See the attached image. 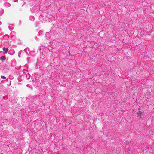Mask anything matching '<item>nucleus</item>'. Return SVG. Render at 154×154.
<instances>
[{
	"mask_svg": "<svg viewBox=\"0 0 154 154\" xmlns=\"http://www.w3.org/2000/svg\"><path fill=\"white\" fill-rule=\"evenodd\" d=\"M30 20L32 21H33L34 20V16H31L29 17Z\"/></svg>",
	"mask_w": 154,
	"mask_h": 154,
	"instance_id": "obj_7",
	"label": "nucleus"
},
{
	"mask_svg": "<svg viewBox=\"0 0 154 154\" xmlns=\"http://www.w3.org/2000/svg\"><path fill=\"white\" fill-rule=\"evenodd\" d=\"M48 33H47L46 34V35H48Z\"/></svg>",
	"mask_w": 154,
	"mask_h": 154,
	"instance_id": "obj_15",
	"label": "nucleus"
},
{
	"mask_svg": "<svg viewBox=\"0 0 154 154\" xmlns=\"http://www.w3.org/2000/svg\"><path fill=\"white\" fill-rule=\"evenodd\" d=\"M10 69V65L5 64L4 67L3 72L6 73Z\"/></svg>",
	"mask_w": 154,
	"mask_h": 154,
	"instance_id": "obj_2",
	"label": "nucleus"
},
{
	"mask_svg": "<svg viewBox=\"0 0 154 154\" xmlns=\"http://www.w3.org/2000/svg\"><path fill=\"white\" fill-rule=\"evenodd\" d=\"M140 108H139L138 109L140 110Z\"/></svg>",
	"mask_w": 154,
	"mask_h": 154,
	"instance_id": "obj_16",
	"label": "nucleus"
},
{
	"mask_svg": "<svg viewBox=\"0 0 154 154\" xmlns=\"http://www.w3.org/2000/svg\"><path fill=\"white\" fill-rule=\"evenodd\" d=\"M38 35L39 36H42V32L40 31L39 32V33L38 34Z\"/></svg>",
	"mask_w": 154,
	"mask_h": 154,
	"instance_id": "obj_10",
	"label": "nucleus"
},
{
	"mask_svg": "<svg viewBox=\"0 0 154 154\" xmlns=\"http://www.w3.org/2000/svg\"><path fill=\"white\" fill-rule=\"evenodd\" d=\"M142 112H140V111H139L138 112H137V113L138 114L139 116H141Z\"/></svg>",
	"mask_w": 154,
	"mask_h": 154,
	"instance_id": "obj_11",
	"label": "nucleus"
},
{
	"mask_svg": "<svg viewBox=\"0 0 154 154\" xmlns=\"http://www.w3.org/2000/svg\"><path fill=\"white\" fill-rule=\"evenodd\" d=\"M11 65L12 66H15L16 65V63L14 61H11Z\"/></svg>",
	"mask_w": 154,
	"mask_h": 154,
	"instance_id": "obj_9",
	"label": "nucleus"
},
{
	"mask_svg": "<svg viewBox=\"0 0 154 154\" xmlns=\"http://www.w3.org/2000/svg\"><path fill=\"white\" fill-rule=\"evenodd\" d=\"M25 75L26 78V79H29L30 78V75L29 73L27 74H25Z\"/></svg>",
	"mask_w": 154,
	"mask_h": 154,
	"instance_id": "obj_4",
	"label": "nucleus"
},
{
	"mask_svg": "<svg viewBox=\"0 0 154 154\" xmlns=\"http://www.w3.org/2000/svg\"><path fill=\"white\" fill-rule=\"evenodd\" d=\"M3 38L5 39H7L9 38V36L8 35H6L3 36Z\"/></svg>",
	"mask_w": 154,
	"mask_h": 154,
	"instance_id": "obj_8",
	"label": "nucleus"
},
{
	"mask_svg": "<svg viewBox=\"0 0 154 154\" xmlns=\"http://www.w3.org/2000/svg\"><path fill=\"white\" fill-rule=\"evenodd\" d=\"M9 78L11 80H12V79H13V77L12 76H11V75H10L9 76Z\"/></svg>",
	"mask_w": 154,
	"mask_h": 154,
	"instance_id": "obj_13",
	"label": "nucleus"
},
{
	"mask_svg": "<svg viewBox=\"0 0 154 154\" xmlns=\"http://www.w3.org/2000/svg\"><path fill=\"white\" fill-rule=\"evenodd\" d=\"M0 59L1 60V61H3L6 59V58L5 56H2L1 57Z\"/></svg>",
	"mask_w": 154,
	"mask_h": 154,
	"instance_id": "obj_6",
	"label": "nucleus"
},
{
	"mask_svg": "<svg viewBox=\"0 0 154 154\" xmlns=\"http://www.w3.org/2000/svg\"><path fill=\"white\" fill-rule=\"evenodd\" d=\"M3 50L4 51V53L6 54L7 53L8 51V48H6L5 47L3 48Z\"/></svg>",
	"mask_w": 154,
	"mask_h": 154,
	"instance_id": "obj_3",
	"label": "nucleus"
},
{
	"mask_svg": "<svg viewBox=\"0 0 154 154\" xmlns=\"http://www.w3.org/2000/svg\"><path fill=\"white\" fill-rule=\"evenodd\" d=\"M35 39L36 40H37V41H38L39 40V39H38V37L37 36H35Z\"/></svg>",
	"mask_w": 154,
	"mask_h": 154,
	"instance_id": "obj_14",
	"label": "nucleus"
},
{
	"mask_svg": "<svg viewBox=\"0 0 154 154\" xmlns=\"http://www.w3.org/2000/svg\"><path fill=\"white\" fill-rule=\"evenodd\" d=\"M39 10V7L38 6H34L31 9V11L32 13H37Z\"/></svg>",
	"mask_w": 154,
	"mask_h": 154,
	"instance_id": "obj_1",
	"label": "nucleus"
},
{
	"mask_svg": "<svg viewBox=\"0 0 154 154\" xmlns=\"http://www.w3.org/2000/svg\"><path fill=\"white\" fill-rule=\"evenodd\" d=\"M1 78L3 79H5L6 78V77L4 76H1Z\"/></svg>",
	"mask_w": 154,
	"mask_h": 154,
	"instance_id": "obj_12",
	"label": "nucleus"
},
{
	"mask_svg": "<svg viewBox=\"0 0 154 154\" xmlns=\"http://www.w3.org/2000/svg\"><path fill=\"white\" fill-rule=\"evenodd\" d=\"M4 5L6 7H9L10 6V4L8 2H5L4 4Z\"/></svg>",
	"mask_w": 154,
	"mask_h": 154,
	"instance_id": "obj_5",
	"label": "nucleus"
}]
</instances>
